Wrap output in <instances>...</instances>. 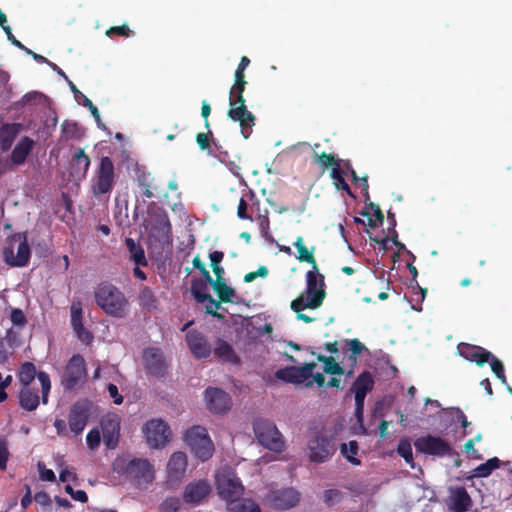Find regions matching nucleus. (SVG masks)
I'll return each mask as SVG.
<instances>
[{
	"mask_svg": "<svg viewBox=\"0 0 512 512\" xmlns=\"http://www.w3.org/2000/svg\"><path fill=\"white\" fill-rule=\"evenodd\" d=\"M325 283L324 276L319 273V269L307 271L306 273V290L304 294L291 302V309L295 312H300L305 309L319 308L325 297Z\"/></svg>",
	"mask_w": 512,
	"mask_h": 512,
	"instance_id": "1",
	"label": "nucleus"
},
{
	"mask_svg": "<svg viewBox=\"0 0 512 512\" xmlns=\"http://www.w3.org/2000/svg\"><path fill=\"white\" fill-rule=\"evenodd\" d=\"M96 304L109 316L123 318L128 311V300L124 293L109 283L99 284L94 291Z\"/></svg>",
	"mask_w": 512,
	"mask_h": 512,
	"instance_id": "2",
	"label": "nucleus"
},
{
	"mask_svg": "<svg viewBox=\"0 0 512 512\" xmlns=\"http://www.w3.org/2000/svg\"><path fill=\"white\" fill-rule=\"evenodd\" d=\"M114 163L108 156H103L90 181V192L98 200H108L115 185Z\"/></svg>",
	"mask_w": 512,
	"mask_h": 512,
	"instance_id": "3",
	"label": "nucleus"
},
{
	"mask_svg": "<svg viewBox=\"0 0 512 512\" xmlns=\"http://www.w3.org/2000/svg\"><path fill=\"white\" fill-rule=\"evenodd\" d=\"M215 486L219 497L226 502H235L244 494V486L236 472L223 468L215 476Z\"/></svg>",
	"mask_w": 512,
	"mask_h": 512,
	"instance_id": "4",
	"label": "nucleus"
},
{
	"mask_svg": "<svg viewBox=\"0 0 512 512\" xmlns=\"http://www.w3.org/2000/svg\"><path fill=\"white\" fill-rule=\"evenodd\" d=\"M31 256L26 233H15L8 239V246L3 249L4 261L10 267H24Z\"/></svg>",
	"mask_w": 512,
	"mask_h": 512,
	"instance_id": "5",
	"label": "nucleus"
},
{
	"mask_svg": "<svg viewBox=\"0 0 512 512\" xmlns=\"http://www.w3.org/2000/svg\"><path fill=\"white\" fill-rule=\"evenodd\" d=\"M184 440L198 459L205 461L212 456L214 445L206 428L202 426L191 427L186 431Z\"/></svg>",
	"mask_w": 512,
	"mask_h": 512,
	"instance_id": "6",
	"label": "nucleus"
},
{
	"mask_svg": "<svg viewBox=\"0 0 512 512\" xmlns=\"http://www.w3.org/2000/svg\"><path fill=\"white\" fill-rule=\"evenodd\" d=\"M253 430L262 446L275 452H282L284 450L285 443L282 434L271 421L257 420L253 424Z\"/></svg>",
	"mask_w": 512,
	"mask_h": 512,
	"instance_id": "7",
	"label": "nucleus"
},
{
	"mask_svg": "<svg viewBox=\"0 0 512 512\" xmlns=\"http://www.w3.org/2000/svg\"><path fill=\"white\" fill-rule=\"evenodd\" d=\"M87 370L84 357L74 354L67 362L61 375V385L65 390H74L80 387L86 380Z\"/></svg>",
	"mask_w": 512,
	"mask_h": 512,
	"instance_id": "8",
	"label": "nucleus"
},
{
	"mask_svg": "<svg viewBox=\"0 0 512 512\" xmlns=\"http://www.w3.org/2000/svg\"><path fill=\"white\" fill-rule=\"evenodd\" d=\"M308 456L311 462L323 463L336 452L335 440L322 432L314 433L308 440Z\"/></svg>",
	"mask_w": 512,
	"mask_h": 512,
	"instance_id": "9",
	"label": "nucleus"
},
{
	"mask_svg": "<svg viewBox=\"0 0 512 512\" xmlns=\"http://www.w3.org/2000/svg\"><path fill=\"white\" fill-rule=\"evenodd\" d=\"M123 473L137 487H146L154 480L153 466L146 459H133L129 461Z\"/></svg>",
	"mask_w": 512,
	"mask_h": 512,
	"instance_id": "10",
	"label": "nucleus"
},
{
	"mask_svg": "<svg viewBox=\"0 0 512 512\" xmlns=\"http://www.w3.org/2000/svg\"><path fill=\"white\" fill-rule=\"evenodd\" d=\"M228 117L234 122H238L241 128V133L247 139L252 133V128L255 125L256 118L250 112L245 104V100H229Z\"/></svg>",
	"mask_w": 512,
	"mask_h": 512,
	"instance_id": "11",
	"label": "nucleus"
},
{
	"mask_svg": "<svg viewBox=\"0 0 512 512\" xmlns=\"http://www.w3.org/2000/svg\"><path fill=\"white\" fill-rule=\"evenodd\" d=\"M414 447L417 452L432 456L451 455V445L443 438L433 435H425L414 441Z\"/></svg>",
	"mask_w": 512,
	"mask_h": 512,
	"instance_id": "12",
	"label": "nucleus"
},
{
	"mask_svg": "<svg viewBox=\"0 0 512 512\" xmlns=\"http://www.w3.org/2000/svg\"><path fill=\"white\" fill-rule=\"evenodd\" d=\"M91 413V402L87 399L76 401L71 407L68 415V424L71 432L76 436L85 429Z\"/></svg>",
	"mask_w": 512,
	"mask_h": 512,
	"instance_id": "13",
	"label": "nucleus"
},
{
	"mask_svg": "<svg viewBox=\"0 0 512 512\" xmlns=\"http://www.w3.org/2000/svg\"><path fill=\"white\" fill-rule=\"evenodd\" d=\"M143 433L150 447L160 448L168 442L170 428L163 420L153 419L144 425Z\"/></svg>",
	"mask_w": 512,
	"mask_h": 512,
	"instance_id": "14",
	"label": "nucleus"
},
{
	"mask_svg": "<svg viewBox=\"0 0 512 512\" xmlns=\"http://www.w3.org/2000/svg\"><path fill=\"white\" fill-rule=\"evenodd\" d=\"M35 376H37L42 389V402L44 404L48 401V394L51 389V381L49 375L44 372H36V367L31 362H25L21 365L19 371V380L23 384V386H29L30 383L34 380Z\"/></svg>",
	"mask_w": 512,
	"mask_h": 512,
	"instance_id": "15",
	"label": "nucleus"
},
{
	"mask_svg": "<svg viewBox=\"0 0 512 512\" xmlns=\"http://www.w3.org/2000/svg\"><path fill=\"white\" fill-rule=\"evenodd\" d=\"M316 368V363H306L301 367L289 366L276 371L277 379L292 384H301L312 376V371Z\"/></svg>",
	"mask_w": 512,
	"mask_h": 512,
	"instance_id": "16",
	"label": "nucleus"
},
{
	"mask_svg": "<svg viewBox=\"0 0 512 512\" xmlns=\"http://www.w3.org/2000/svg\"><path fill=\"white\" fill-rule=\"evenodd\" d=\"M204 397L208 410L214 414H224L231 408V397L220 388L208 387Z\"/></svg>",
	"mask_w": 512,
	"mask_h": 512,
	"instance_id": "17",
	"label": "nucleus"
},
{
	"mask_svg": "<svg viewBox=\"0 0 512 512\" xmlns=\"http://www.w3.org/2000/svg\"><path fill=\"white\" fill-rule=\"evenodd\" d=\"M300 500L299 493L293 488L271 491L266 496L267 503L274 509L287 510L294 507Z\"/></svg>",
	"mask_w": 512,
	"mask_h": 512,
	"instance_id": "18",
	"label": "nucleus"
},
{
	"mask_svg": "<svg viewBox=\"0 0 512 512\" xmlns=\"http://www.w3.org/2000/svg\"><path fill=\"white\" fill-rule=\"evenodd\" d=\"M143 360L148 374L154 377H164L167 370L166 360L161 349L149 347L143 352Z\"/></svg>",
	"mask_w": 512,
	"mask_h": 512,
	"instance_id": "19",
	"label": "nucleus"
},
{
	"mask_svg": "<svg viewBox=\"0 0 512 512\" xmlns=\"http://www.w3.org/2000/svg\"><path fill=\"white\" fill-rule=\"evenodd\" d=\"M103 440L107 448L114 449L119 441L120 417L117 414H108L101 420Z\"/></svg>",
	"mask_w": 512,
	"mask_h": 512,
	"instance_id": "20",
	"label": "nucleus"
},
{
	"mask_svg": "<svg viewBox=\"0 0 512 512\" xmlns=\"http://www.w3.org/2000/svg\"><path fill=\"white\" fill-rule=\"evenodd\" d=\"M211 492L207 480H198L187 484L183 491V501L189 505H199Z\"/></svg>",
	"mask_w": 512,
	"mask_h": 512,
	"instance_id": "21",
	"label": "nucleus"
},
{
	"mask_svg": "<svg viewBox=\"0 0 512 512\" xmlns=\"http://www.w3.org/2000/svg\"><path fill=\"white\" fill-rule=\"evenodd\" d=\"M457 353L467 361L474 362L478 366H483L492 357V353L485 348L469 343H459Z\"/></svg>",
	"mask_w": 512,
	"mask_h": 512,
	"instance_id": "22",
	"label": "nucleus"
},
{
	"mask_svg": "<svg viewBox=\"0 0 512 512\" xmlns=\"http://www.w3.org/2000/svg\"><path fill=\"white\" fill-rule=\"evenodd\" d=\"M185 339L191 353L196 358H207L211 354V347L201 332L197 330H190L186 334Z\"/></svg>",
	"mask_w": 512,
	"mask_h": 512,
	"instance_id": "23",
	"label": "nucleus"
},
{
	"mask_svg": "<svg viewBox=\"0 0 512 512\" xmlns=\"http://www.w3.org/2000/svg\"><path fill=\"white\" fill-rule=\"evenodd\" d=\"M136 181L142 191V194L146 198L151 199L154 197H158L163 192L160 185L157 183L155 177H153L150 172L137 169Z\"/></svg>",
	"mask_w": 512,
	"mask_h": 512,
	"instance_id": "24",
	"label": "nucleus"
},
{
	"mask_svg": "<svg viewBox=\"0 0 512 512\" xmlns=\"http://www.w3.org/2000/svg\"><path fill=\"white\" fill-rule=\"evenodd\" d=\"M151 233L157 238H166L171 233V224L165 210L158 208L150 215Z\"/></svg>",
	"mask_w": 512,
	"mask_h": 512,
	"instance_id": "25",
	"label": "nucleus"
},
{
	"mask_svg": "<svg viewBox=\"0 0 512 512\" xmlns=\"http://www.w3.org/2000/svg\"><path fill=\"white\" fill-rule=\"evenodd\" d=\"M450 508L454 512H467L472 506V499L463 486L450 489Z\"/></svg>",
	"mask_w": 512,
	"mask_h": 512,
	"instance_id": "26",
	"label": "nucleus"
},
{
	"mask_svg": "<svg viewBox=\"0 0 512 512\" xmlns=\"http://www.w3.org/2000/svg\"><path fill=\"white\" fill-rule=\"evenodd\" d=\"M187 468V457L185 453L178 451L171 455L167 464V474L171 481L182 478Z\"/></svg>",
	"mask_w": 512,
	"mask_h": 512,
	"instance_id": "27",
	"label": "nucleus"
},
{
	"mask_svg": "<svg viewBox=\"0 0 512 512\" xmlns=\"http://www.w3.org/2000/svg\"><path fill=\"white\" fill-rule=\"evenodd\" d=\"M374 387V379L370 372L364 371L360 373L352 385V391L354 392L355 400L361 401L365 399L368 392Z\"/></svg>",
	"mask_w": 512,
	"mask_h": 512,
	"instance_id": "28",
	"label": "nucleus"
},
{
	"mask_svg": "<svg viewBox=\"0 0 512 512\" xmlns=\"http://www.w3.org/2000/svg\"><path fill=\"white\" fill-rule=\"evenodd\" d=\"M21 128L20 123H5L0 127V149L2 151H8L11 148Z\"/></svg>",
	"mask_w": 512,
	"mask_h": 512,
	"instance_id": "29",
	"label": "nucleus"
},
{
	"mask_svg": "<svg viewBox=\"0 0 512 512\" xmlns=\"http://www.w3.org/2000/svg\"><path fill=\"white\" fill-rule=\"evenodd\" d=\"M90 158L85 154L84 149H78L71 160V174L84 178L90 167Z\"/></svg>",
	"mask_w": 512,
	"mask_h": 512,
	"instance_id": "30",
	"label": "nucleus"
},
{
	"mask_svg": "<svg viewBox=\"0 0 512 512\" xmlns=\"http://www.w3.org/2000/svg\"><path fill=\"white\" fill-rule=\"evenodd\" d=\"M34 141L27 136H24L16 144L11 153V161L15 165L23 164L33 149Z\"/></svg>",
	"mask_w": 512,
	"mask_h": 512,
	"instance_id": "31",
	"label": "nucleus"
},
{
	"mask_svg": "<svg viewBox=\"0 0 512 512\" xmlns=\"http://www.w3.org/2000/svg\"><path fill=\"white\" fill-rule=\"evenodd\" d=\"M214 355L223 362L239 364L240 358L233 347L226 341L219 339L214 349Z\"/></svg>",
	"mask_w": 512,
	"mask_h": 512,
	"instance_id": "32",
	"label": "nucleus"
},
{
	"mask_svg": "<svg viewBox=\"0 0 512 512\" xmlns=\"http://www.w3.org/2000/svg\"><path fill=\"white\" fill-rule=\"evenodd\" d=\"M249 202H251V204H250L251 210L255 206L257 208L259 207V201L252 191H248L247 193H245L239 200L238 207H237V216L241 220L253 221L252 216L248 213Z\"/></svg>",
	"mask_w": 512,
	"mask_h": 512,
	"instance_id": "33",
	"label": "nucleus"
},
{
	"mask_svg": "<svg viewBox=\"0 0 512 512\" xmlns=\"http://www.w3.org/2000/svg\"><path fill=\"white\" fill-rule=\"evenodd\" d=\"M293 245L296 247L298 255L297 259L300 262H306L312 266L313 269L318 270V265L316 262V259L313 255L315 251V246H312L311 249H308L303 241V238L301 236L297 237L296 241L293 243Z\"/></svg>",
	"mask_w": 512,
	"mask_h": 512,
	"instance_id": "34",
	"label": "nucleus"
},
{
	"mask_svg": "<svg viewBox=\"0 0 512 512\" xmlns=\"http://www.w3.org/2000/svg\"><path fill=\"white\" fill-rule=\"evenodd\" d=\"M125 244L130 253L131 260L137 266H147L148 262L145 257L144 249L141 247V245L132 238H126Z\"/></svg>",
	"mask_w": 512,
	"mask_h": 512,
	"instance_id": "35",
	"label": "nucleus"
},
{
	"mask_svg": "<svg viewBox=\"0 0 512 512\" xmlns=\"http://www.w3.org/2000/svg\"><path fill=\"white\" fill-rule=\"evenodd\" d=\"M214 291L217 293L220 302L223 303H231L233 302L232 298L235 296V290L228 286L224 281L214 280L211 277L210 281H207Z\"/></svg>",
	"mask_w": 512,
	"mask_h": 512,
	"instance_id": "36",
	"label": "nucleus"
},
{
	"mask_svg": "<svg viewBox=\"0 0 512 512\" xmlns=\"http://www.w3.org/2000/svg\"><path fill=\"white\" fill-rule=\"evenodd\" d=\"M20 406L27 410L33 411L39 405V396L37 391H33L29 386H24L20 392Z\"/></svg>",
	"mask_w": 512,
	"mask_h": 512,
	"instance_id": "37",
	"label": "nucleus"
},
{
	"mask_svg": "<svg viewBox=\"0 0 512 512\" xmlns=\"http://www.w3.org/2000/svg\"><path fill=\"white\" fill-rule=\"evenodd\" d=\"M69 87H70V90L73 92L76 100H78L79 102L81 101V104L90 110L92 116L95 118L96 122L98 123V126H100L101 118H100V114H99L97 107L92 103V101L89 98H87L83 93H81L78 90V88L72 81H69Z\"/></svg>",
	"mask_w": 512,
	"mask_h": 512,
	"instance_id": "38",
	"label": "nucleus"
},
{
	"mask_svg": "<svg viewBox=\"0 0 512 512\" xmlns=\"http://www.w3.org/2000/svg\"><path fill=\"white\" fill-rule=\"evenodd\" d=\"M345 171L341 167V164L337 167H333L330 172V177L333 180V184L338 191H345L350 197H355L352 193L349 185L345 181Z\"/></svg>",
	"mask_w": 512,
	"mask_h": 512,
	"instance_id": "39",
	"label": "nucleus"
},
{
	"mask_svg": "<svg viewBox=\"0 0 512 512\" xmlns=\"http://www.w3.org/2000/svg\"><path fill=\"white\" fill-rule=\"evenodd\" d=\"M313 159L316 164H318L323 170L327 168H331L333 170V167H337L341 164V160L338 158L337 155L333 153H317L315 152L313 154Z\"/></svg>",
	"mask_w": 512,
	"mask_h": 512,
	"instance_id": "40",
	"label": "nucleus"
},
{
	"mask_svg": "<svg viewBox=\"0 0 512 512\" xmlns=\"http://www.w3.org/2000/svg\"><path fill=\"white\" fill-rule=\"evenodd\" d=\"M499 466L500 460L497 457L490 458L473 470V476L477 478L488 477Z\"/></svg>",
	"mask_w": 512,
	"mask_h": 512,
	"instance_id": "41",
	"label": "nucleus"
},
{
	"mask_svg": "<svg viewBox=\"0 0 512 512\" xmlns=\"http://www.w3.org/2000/svg\"><path fill=\"white\" fill-rule=\"evenodd\" d=\"M139 303L144 309L148 311H152L157 308V299L149 287H143L140 290Z\"/></svg>",
	"mask_w": 512,
	"mask_h": 512,
	"instance_id": "42",
	"label": "nucleus"
},
{
	"mask_svg": "<svg viewBox=\"0 0 512 512\" xmlns=\"http://www.w3.org/2000/svg\"><path fill=\"white\" fill-rule=\"evenodd\" d=\"M61 131L65 139H80L83 136V129L76 123L64 121L61 125Z\"/></svg>",
	"mask_w": 512,
	"mask_h": 512,
	"instance_id": "43",
	"label": "nucleus"
},
{
	"mask_svg": "<svg viewBox=\"0 0 512 512\" xmlns=\"http://www.w3.org/2000/svg\"><path fill=\"white\" fill-rule=\"evenodd\" d=\"M206 283L202 280H193L191 283V293L198 303H204L207 299H211V295L206 292Z\"/></svg>",
	"mask_w": 512,
	"mask_h": 512,
	"instance_id": "44",
	"label": "nucleus"
},
{
	"mask_svg": "<svg viewBox=\"0 0 512 512\" xmlns=\"http://www.w3.org/2000/svg\"><path fill=\"white\" fill-rule=\"evenodd\" d=\"M341 453L344 455V457L352 464L359 465L360 460L358 458H355L354 455L358 453L359 447L358 443L355 440L349 441L348 444L343 443L341 445Z\"/></svg>",
	"mask_w": 512,
	"mask_h": 512,
	"instance_id": "45",
	"label": "nucleus"
},
{
	"mask_svg": "<svg viewBox=\"0 0 512 512\" xmlns=\"http://www.w3.org/2000/svg\"><path fill=\"white\" fill-rule=\"evenodd\" d=\"M346 343L349 345L350 352L348 359L351 362V366L354 367L357 363V356L366 350V347L357 338L346 340Z\"/></svg>",
	"mask_w": 512,
	"mask_h": 512,
	"instance_id": "46",
	"label": "nucleus"
},
{
	"mask_svg": "<svg viewBox=\"0 0 512 512\" xmlns=\"http://www.w3.org/2000/svg\"><path fill=\"white\" fill-rule=\"evenodd\" d=\"M71 311V325L72 328H76L83 324V311L80 301H74L70 307Z\"/></svg>",
	"mask_w": 512,
	"mask_h": 512,
	"instance_id": "47",
	"label": "nucleus"
},
{
	"mask_svg": "<svg viewBox=\"0 0 512 512\" xmlns=\"http://www.w3.org/2000/svg\"><path fill=\"white\" fill-rule=\"evenodd\" d=\"M343 499V493L338 489H328L324 492L323 501L328 506H334Z\"/></svg>",
	"mask_w": 512,
	"mask_h": 512,
	"instance_id": "48",
	"label": "nucleus"
},
{
	"mask_svg": "<svg viewBox=\"0 0 512 512\" xmlns=\"http://www.w3.org/2000/svg\"><path fill=\"white\" fill-rule=\"evenodd\" d=\"M181 508V500L176 496L167 497L161 504V512H178Z\"/></svg>",
	"mask_w": 512,
	"mask_h": 512,
	"instance_id": "49",
	"label": "nucleus"
},
{
	"mask_svg": "<svg viewBox=\"0 0 512 512\" xmlns=\"http://www.w3.org/2000/svg\"><path fill=\"white\" fill-rule=\"evenodd\" d=\"M397 453L407 462H413V452L409 441L401 440L397 447Z\"/></svg>",
	"mask_w": 512,
	"mask_h": 512,
	"instance_id": "50",
	"label": "nucleus"
},
{
	"mask_svg": "<svg viewBox=\"0 0 512 512\" xmlns=\"http://www.w3.org/2000/svg\"><path fill=\"white\" fill-rule=\"evenodd\" d=\"M487 363L490 364L491 369L493 373L496 375V377L500 379L502 382H506V376L502 362L492 354V357L489 358V361Z\"/></svg>",
	"mask_w": 512,
	"mask_h": 512,
	"instance_id": "51",
	"label": "nucleus"
},
{
	"mask_svg": "<svg viewBox=\"0 0 512 512\" xmlns=\"http://www.w3.org/2000/svg\"><path fill=\"white\" fill-rule=\"evenodd\" d=\"M323 371L330 375H342L344 374V368L340 366L333 357H329V360L323 366Z\"/></svg>",
	"mask_w": 512,
	"mask_h": 512,
	"instance_id": "52",
	"label": "nucleus"
},
{
	"mask_svg": "<svg viewBox=\"0 0 512 512\" xmlns=\"http://www.w3.org/2000/svg\"><path fill=\"white\" fill-rule=\"evenodd\" d=\"M234 512H261V509L254 501L244 499L234 508Z\"/></svg>",
	"mask_w": 512,
	"mask_h": 512,
	"instance_id": "53",
	"label": "nucleus"
},
{
	"mask_svg": "<svg viewBox=\"0 0 512 512\" xmlns=\"http://www.w3.org/2000/svg\"><path fill=\"white\" fill-rule=\"evenodd\" d=\"M86 443L89 449L95 450L101 443L100 431L97 428L91 429L86 436Z\"/></svg>",
	"mask_w": 512,
	"mask_h": 512,
	"instance_id": "54",
	"label": "nucleus"
},
{
	"mask_svg": "<svg viewBox=\"0 0 512 512\" xmlns=\"http://www.w3.org/2000/svg\"><path fill=\"white\" fill-rule=\"evenodd\" d=\"M77 338L84 344H90L93 341L92 333L87 330L84 325L77 326L73 328Z\"/></svg>",
	"mask_w": 512,
	"mask_h": 512,
	"instance_id": "55",
	"label": "nucleus"
},
{
	"mask_svg": "<svg viewBox=\"0 0 512 512\" xmlns=\"http://www.w3.org/2000/svg\"><path fill=\"white\" fill-rule=\"evenodd\" d=\"M8 443L6 439H0V469L6 470L7 462L9 460Z\"/></svg>",
	"mask_w": 512,
	"mask_h": 512,
	"instance_id": "56",
	"label": "nucleus"
},
{
	"mask_svg": "<svg viewBox=\"0 0 512 512\" xmlns=\"http://www.w3.org/2000/svg\"><path fill=\"white\" fill-rule=\"evenodd\" d=\"M10 320L14 325L20 327H23L27 323V319L24 312L18 308L12 309L10 314Z\"/></svg>",
	"mask_w": 512,
	"mask_h": 512,
	"instance_id": "57",
	"label": "nucleus"
},
{
	"mask_svg": "<svg viewBox=\"0 0 512 512\" xmlns=\"http://www.w3.org/2000/svg\"><path fill=\"white\" fill-rule=\"evenodd\" d=\"M207 129V133H198L196 135V142L201 150H207L210 148V136H212V132L209 128Z\"/></svg>",
	"mask_w": 512,
	"mask_h": 512,
	"instance_id": "58",
	"label": "nucleus"
},
{
	"mask_svg": "<svg viewBox=\"0 0 512 512\" xmlns=\"http://www.w3.org/2000/svg\"><path fill=\"white\" fill-rule=\"evenodd\" d=\"M130 32L131 31H130L129 27L126 24H123L121 26L110 27L106 31V35L109 36V37H112L114 35L129 37L130 36Z\"/></svg>",
	"mask_w": 512,
	"mask_h": 512,
	"instance_id": "59",
	"label": "nucleus"
},
{
	"mask_svg": "<svg viewBox=\"0 0 512 512\" xmlns=\"http://www.w3.org/2000/svg\"><path fill=\"white\" fill-rule=\"evenodd\" d=\"M245 87V84L234 83L229 91V100H238L239 98L245 100L243 96Z\"/></svg>",
	"mask_w": 512,
	"mask_h": 512,
	"instance_id": "60",
	"label": "nucleus"
},
{
	"mask_svg": "<svg viewBox=\"0 0 512 512\" xmlns=\"http://www.w3.org/2000/svg\"><path fill=\"white\" fill-rule=\"evenodd\" d=\"M268 275V269L266 266H260L257 271L249 272L244 276V282H253L257 277H266Z\"/></svg>",
	"mask_w": 512,
	"mask_h": 512,
	"instance_id": "61",
	"label": "nucleus"
},
{
	"mask_svg": "<svg viewBox=\"0 0 512 512\" xmlns=\"http://www.w3.org/2000/svg\"><path fill=\"white\" fill-rule=\"evenodd\" d=\"M306 203L303 199L297 204L292 206H279V208L276 210L278 214H284L290 210L295 211L297 213H302L305 210Z\"/></svg>",
	"mask_w": 512,
	"mask_h": 512,
	"instance_id": "62",
	"label": "nucleus"
},
{
	"mask_svg": "<svg viewBox=\"0 0 512 512\" xmlns=\"http://www.w3.org/2000/svg\"><path fill=\"white\" fill-rule=\"evenodd\" d=\"M40 479L43 481L53 482L56 479L55 473L51 469H47L42 462L38 463Z\"/></svg>",
	"mask_w": 512,
	"mask_h": 512,
	"instance_id": "63",
	"label": "nucleus"
},
{
	"mask_svg": "<svg viewBox=\"0 0 512 512\" xmlns=\"http://www.w3.org/2000/svg\"><path fill=\"white\" fill-rule=\"evenodd\" d=\"M107 390H108L109 396L111 398H113V402L116 405H120L123 403V400H124L123 396L119 393L118 387L115 384L109 383L107 386Z\"/></svg>",
	"mask_w": 512,
	"mask_h": 512,
	"instance_id": "64",
	"label": "nucleus"
}]
</instances>
